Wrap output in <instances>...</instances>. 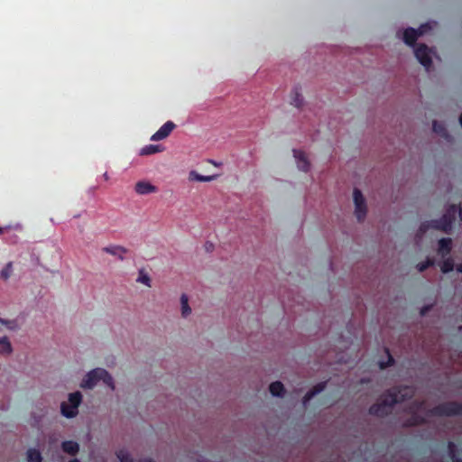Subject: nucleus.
I'll list each match as a JSON object with an SVG mask.
<instances>
[{
    "label": "nucleus",
    "instance_id": "f257e3e1",
    "mask_svg": "<svg viewBox=\"0 0 462 462\" xmlns=\"http://www.w3.org/2000/svg\"><path fill=\"white\" fill-rule=\"evenodd\" d=\"M414 395V390L410 386H396L387 390L381 399L369 408V413L383 418L392 412L393 406Z\"/></svg>",
    "mask_w": 462,
    "mask_h": 462
},
{
    "label": "nucleus",
    "instance_id": "f03ea898",
    "mask_svg": "<svg viewBox=\"0 0 462 462\" xmlns=\"http://www.w3.org/2000/svg\"><path fill=\"white\" fill-rule=\"evenodd\" d=\"M100 381L109 386L112 390L115 389L112 376L103 368H95L88 372L83 379L80 386L82 388L92 389Z\"/></svg>",
    "mask_w": 462,
    "mask_h": 462
},
{
    "label": "nucleus",
    "instance_id": "7ed1b4c3",
    "mask_svg": "<svg viewBox=\"0 0 462 462\" xmlns=\"http://www.w3.org/2000/svg\"><path fill=\"white\" fill-rule=\"evenodd\" d=\"M452 217H449V214H444L439 219H433L429 221H424L420 224L418 233L419 235L422 236L425 234L429 229H436L440 230L444 232H448L452 227Z\"/></svg>",
    "mask_w": 462,
    "mask_h": 462
},
{
    "label": "nucleus",
    "instance_id": "20e7f679",
    "mask_svg": "<svg viewBox=\"0 0 462 462\" xmlns=\"http://www.w3.org/2000/svg\"><path fill=\"white\" fill-rule=\"evenodd\" d=\"M429 414L436 417L461 415L462 402H447L438 404L429 411Z\"/></svg>",
    "mask_w": 462,
    "mask_h": 462
},
{
    "label": "nucleus",
    "instance_id": "39448f33",
    "mask_svg": "<svg viewBox=\"0 0 462 462\" xmlns=\"http://www.w3.org/2000/svg\"><path fill=\"white\" fill-rule=\"evenodd\" d=\"M355 203V214L359 222L363 221L366 216V205L362 192L358 189H355L353 192Z\"/></svg>",
    "mask_w": 462,
    "mask_h": 462
},
{
    "label": "nucleus",
    "instance_id": "423d86ee",
    "mask_svg": "<svg viewBox=\"0 0 462 462\" xmlns=\"http://www.w3.org/2000/svg\"><path fill=\"white\" fill-rule=\"evenodd\" d=\"M414 54L418 61L429 69L432 65V60L430 57V50L426 44H420L414 50Z\"/></svg>",
    "mask_w": 462,
    "mask_h": 462
},
{
    "label": "nucleus",
    "instance_id": "0eeeda50",
    "mask_svg": "<svg viewBox=\"0 0 462 462\" xmlns=\"http://www.w3.org/2000/svg\"><path fill=\"white\" fill-rule=\"evenodd\" d=\"M176 127V125L172 121H167L165 124H163L160 129L155 132L152 137V141H161L165 138H167L171 133L174 130Z\"/></svg>",
    "mask_w": 462,
    "mask_h": 462
},
{
    "label": "nucleus",
    "instance_id": "6e6552de",
    "mask_svg": "<svg viewBox=\"0 0 462 462\" xmlns=\"http://www.w3.org/2000/svg\"><path fill=\"white\" fill-rule=\"evenodd\" d=\"M134 190L139 195H147L156 192L158 189L149 181L142 180L135 184Z\"/></svg>",
    "mask_w": 462,
    "mask_h": 462
},
{
    "label": "nucleus",
    "instance_id": "1a4fd4ad",
    "mask_svg": "<svg viewBox=\"0 0 462 462\" xmlns=\"http://www.w3.org/2000/svg\"><path fill=\"white\" fill-rule=\"evenodd\" d=\"M293 154L297 161L298 168L302 171H309L310 164L305 152L300 150H293Z\"/></svg>",
    "mask_w": 462,
    "mask_h": 462
},
{
    "label": "nucleus",
    "instance_id": "9d476101",
    "mask_svg": "<svg viewBox=\"0 0 462 462\" xmlns=\"http://www.w3.org/2000/svg\"><path fill=\"white\" fill-rule=\"evenodd\" d=\"M452 250V240L450 238H441L438 242V254L443 258L448 256Z\"/></svg>",
    "mask_w": 462,
    "mask_h": 462
},
{
    "label": "nucleus",
    "instance_id": "9b49d317",
    "mask_svg": "<svg viewBox=\"0 0 462 462\" xmlns=\"http://www.w3.org/2000/svg\"><path fill=\"white\" fill-rule=\"evenodd\" d=\"M420 36V32L413 28H407L403 32V41L409 46H413Z\"/></svg>",
    "mask_w": 462,
    "mask_h": 462
},
{
    "label": "nucleus",
    "instance_id": "f8f14e48",
    "mask_svg": "<svg viewBox=\"0 0 462 462\" xmlns=\"http://www.w3.org/2000/svg\"><path fill=\"white\" fill-rule=\"evenodd\" d=\"M102 251H104L109 254L117 256L118 259H120V260H124V254L127 253V249L121 245L106 246V247H103Z\"/></svg>",
    "mask_w": 462,
    "mask_h": 462
},
{
    "label": "nucleus",
    "instance_id": "ddd939ff",
    "mask_svg": "<svg viewBox=\"0 0 462 462\" xmlns=\"http://www.w3.org/2000/svg\"><path fill=\"white\" fill-rule=\"evenodd\" d=\"M62 450L71 456H75L79 450V445L73 440H65L61 443Z\"/></svg>",
    "mask_w": 462,
    "mask_h": 462
},
{
    "label": "nucleus",
    "instance_id": "4468645a",
    "mask_svg": "<svg viewBox=\"0 0 462 462\" xmlns=\"http://www.w3.org/2000/svg\"><path fill=\"white\" fill-rule=\"evenodd\" d=\"M327 383L322 382L315 385L311 390H310L303 397V403L306 404L309 402L316 394L322 392L326 387Z\"/></svg>",
    "mask_w": 462,
    "mask_h": 462
},
{
    "label": "nucleus",
    "instance_id": "2eb2a0df",
    "mask_svg": "<svg viewBox=\"0 0 462 462\" xmlns=\"http://www.w3.org/2000/svg\"><path fill=\"white\" fill-rule=\"evenodd\" d=\"M60 411L61 414L69 419L74 418L78 415L79 410L78 409H72V406L66 402H61L60 404Z\"/></svg>",
    "mask_w": 462,
    "mask_h": 462
},
{
    "label": "nucleus",
    "instance_id": "dca6fc26",
    "mask_svg": "<svg viewBox=\"0 0 462 462\" xmlns=\"http://www.w3.org/2000/svg\"><path fill=\"white\" fill-rule=\"evenodd\" d=\"M448 452L449 457L451 458V460L453 462H461L462 461V459L460 457V454H459L458 448H457V445L454 442L448 441Z\"/></svg>",
    "mask_w": 462,
    "mask_h": 462
},
{
    "label": "nucleus",
    "instance_id": "f3484780",
    "mask_svg": "<svg viewBox=\"0 0 462 462\" xmlns=\"http://www.w3.org/2000/svg\"><path fill=\"white\" fill-rule=\"evenodd\" d=\"M164 150L162 145L158 144H148L141 149L140 154L143 156L152 155L157 152H161Z\"/></svg>",
    "mask_w": 462,
    "mask_h": 462
},
{
    "label": "nucleus",
    "instance_id": "a211bd4d",
    "mask_svg": "<svg viewBox=\"0 0 462 462\" xmlns=\"http://www.w3.org/2000/svg\"><path fill=\"white\" fill-rule=\"evenodd\" d=\"M269 391L273 396L282 397L284 394V386L280 381L273 382L269 386Z\"/></svg>",
    "mask_w": 462,
    "mask_h": 462
},
{
    "label": "nucleus",
    "instance_id": "6ab92c4d",
    "mask_svg": "<svg viewBox=\"0 0 462 462\" xmlns=\"http://www.w3.org/2000/svg\"><path fill=\"white\" fill-rule=\"evenodd\" d=\"M13 352V347L7 337L0 338V355H10Z\"/></svg>",
    "mask_w": 462,
    "mask_h": 462
},
{
    "label": "nucleus",
    "instance_id": "aec40b11",
    "mask_svg": "<svg viewBox=\"0 0 462 462\" xmlns=\"http://www.w3.org/2000/svg\"><path fill=\"white\" fill-rule=\"evenodd\" d=\"M426 422L425 419L417 414L415 411H412V414L411 416L407 420L405 425L406 426H419V425H422Z\"/></svg>",
    "mask_w": 462,
    "mask_h": 462
},
{
    "label": "nucleus",
    "instance_id": "412c9836",
    "mask_svg": "<svg viewBox=\"0 0 462 462\" xmlns=\"http://www.w3.org/2000/svg\"><path fill=\"white\" fill-rule=\"evenodd\" d=\"M446 214H449L450 217H452V223L455 222L457 215L459 216L460 219L462 220V208L459 205H455V204L450 205L448 208Z\"/></svg>",
    "mask_w": 462,
    "mask_h": 462
},
{
    "label": "nucleus",
    "instance_id": "4be33fe9",
    "mask_svg": "<svg viewBox=\"0 0 462 462\" xmlns=\"http://www.w3.org/2000/svg\"><path fill=\"white\" fill-rule=\"evenodd\" d=\"M82 401V394L80 392H75L69 394V403L72 406V409H78Z\"/></svg>",
    "mask_w": 462,
    "mask_h": 462
},
{
    "label": "nucleus",
    "instance_id": "5701e85b",
    "mask_svg": "<svg viewBox=\"0 0 462 462\" xmlns=\"http://www.w3.org/2000/svg\"><path fill=\"white\" fill-rule=\"evenodd\" d=\"M42 457L41 452L36 448H29L27 451L28 462H42Z\"/></svg>",
    "mask_w": 462,
    "mask_h": 462
},
{
    "label": "nucleus",
    "instance_id": "b1692460",
    "mask_svg": "<svg viewBox=\"0 0 462 462\" xmlns=\"http://www.w3.org/2000/svg\"><path fill=\"white\" fill-rule=\"evenodd\" d=\"M180 303H181V315L183 317H187L190 314L191 309L189 306V299L186 294H182L180 297Z\"/></svg>",
    "mask_w": 462,
    "mask_h": 462
},
{
    "label": "nucleus",
    "instance_id": "393cba45",
    "mask_svg": "<svg viewBox=\"0 0 462 462\" xmlns=\"http://www.w3.org/2000/svg\"><path fill=\"white\" fill-rule=\"evenodd\" d=\"M454 269V261L452 258L448 257L445 259L440 264V270L443 273H448L452 272Z\"/></svg>",
    "mask_w": 462,
    "mask_h": 462
},
{
    "label": "nucleus",
    "instance_id": "a878e982",
    "mask_svg": "<svg viewBox=\"0 0 462 462\" xmlns=\"http://www.w3.org/2000/svg\"><path fill=\"white\" fill-rule=\"evenodd\" d=\"M291 104L294 105L296 107H300L303 104V97L297 88L293 90L291 97Z\"/></svg>",
    "mask_w": 462,
    "mask_h": 462
},
{
    "label": "nucleus",
    "instance_id": "bb28decb",
    "mask_svg": "<svg viewBox=\"0 0 462 462\" xmlns=\"http://www.w3.org/2000/svg\"><path fill=\"white\" fill-rule=\"evenodd\" d=\"M432 128L435 133L440 134L441 136L448 135V132H447V129L444 126V125L441 123H439L438 121H433Z\"/></svg>",
    "mask_w": 462,
    "mask_h": 462
},
{
    "label": "nucleus",
    "instance_id": "cd10ccee",
    "mask_svg": "<svg viewBox=\"0 0 462 462\" xmlns=\"http://www.w3.org/2000/svg\"><path fill=\"white\" fill-rule=\"evenodd\" d=\"M116 457L120 462H134L130 454L125 449H120L116 452Z\"/></svg>",
    "mask_w": 462,
    "mask_h": 462
},
{
    "label": "nucleus",
    "instance_id": "c85d7f7f",
    "mask_svg": "<svg viewBox=\"0 0 462 462\" xmlns=\"http://www.w3.org/2000/svg\"><path fill=\"white\" fill-rule=\"evenodd\" d=\"M13 272L12 263H8L1 271H0V278L4 281H6L10 278Z\"/></svg>",
    "mask_w": 462,
    "mask_h": 462
},
{
    "label": "nucleus",
    "instance_id": "c756f323",
    "mask_svg": "<svg viewBox=\"0 0 462 462\" xmlns=\"http://www.w3.org/2000/svg\"><path fill=\"white\" fill-rule=\"evenodd\" d=\"M434 260L433 259H430L428 258L426 261L424 262H421V263H419L417 264V269L419 272H424L425 270H427L429 267L430 266H433L434 265Z\"/></svg>",
    "mask_w": 462,
    "mask_h": 462
},
{
    "label": "nucleus",
    "instance_id": "7c9ffc66",
    "mask_svg": "<svg viewBox=\"0 0 462 462\" xmlns=\"http://www.w3.org/2000/svg\"><path fill=\"white\" fill-rule=\"evenodd\" d=\"M0 323L5 325L9 330H16L18 328L15 320H7L0 318Z\"/></svg>",
    "mask_w": 462,
    "mask_h": 462
},
{
    "label": "nucleus",
    "instance_id": "2f4dec72",
    "mask_svg": "<svg viewBox=\"0 0 462 462\" xmlns=\"http://www.w3.org/2000/svg\"><path fill=\"white\" fill-rule=\"evenodd\" d=\"M189 177L191 180H199V181H208L212 179V177H210V176L199 175V173H197L195 171H191Z\"/></svg>",
    "mask_w": 462,
    "mask_h": 462
},
{
    "label": "nucleus",
    "instance_id": "473e14b6",
    "mask_svg": "<svg viewBox=\"0 0 462 462\" xmlns=\"http://www.w3.org/2000/svg\"><path fill=\"white\" fill-rule=\"evenodd\" d=\"M432 29L430 23H423L421 24L418 29H416L419 32H420V35H423L425 34L426 32H428L429 31H430Z\"/></svg>",
    "mask_w": 462,
    "mask_h": 462
},
{
    "label": "nucleus",
    "instance_id": "72a5a7b5",
    "mask_svg": "<svg viewBox=\"0 0 462 462\" xmlns=\"http://www.w3.org/2000/svg\"><path fill=\"white\" fill-rule=\"evenodd\" d=\"M150 281H151L150 277L147 274H143V273H140L137 282H142L150 287L151 286Z\"/></svg>",
    "mask_w": 462,
    "mask_h": 462
},
{
    "label": "nucleus",
    "instance_id": "f704fd0d",
    "mask_svg": "<svg viewBox=\"0 0 462 462\" xmlns=\"http://www.w3.org/2000/svg\"><path fill=\"white\" fill-rule=\"evenodd\" d=\"M386 352H387V354H388V361H387L386 363H384V362L380 363V367H381L382 369H384V368H386V367H388V366H391V365H393V363H394V359H393V357L390 355L389 351H388V350H386Z\"/></svg>",
    "mask_w": 462,
    "mask_h": 462
},
{
    "label": "nucleus",
    "instance_id": "c9c22d12",
    "mask_svg": "<svg viewBox=\"0 0 462 462\" xmlns=\"http://www.w3.org/2000/svg\"><path fill=\"white\" fill-rule=\"evenodd\" d=\"M431 309V306L429 305V306H424L423 308H421L420 310V315L421 316H424L428 311H430Z\"/></svg>",
    "mask_w": 462,
    "mask_h": 462
},
{
    "label": "nucleus",
    "instance_id": "e433bc0d",
    "mask_svg": "<svg viewBox=\"0 0 462 462\" xmlns=\"http://www.w3.org/2000/svg\"><path fill=\"white\" fill-rule=\"evenodd\" d=\"M423 405V402H415L410 409H419Z\"/></svg>",
    "mask_w": 462,
    "mask_h": 462
},
{
    "label": "nucleus",
    "instance_id": "4c0bfd02",
    "mask_svg": "<svg viewBox=\"0 0 462 462\" xmlns=\"http://www.w3.org/2000/svg\"><path fill=\"white\" fill-rule=\"evenodd\" d=\"M140 462H154L152 458H143L141 459Z\"/></svg>",
    "mask_w": 462,
    "mask_h": 462
},
{
    "label": "nucleus",
    "instance_id": "58836bf2",
    "mask_svg": "<svg viewBox=\"0 0 462 462\" xmlns=\"http://www.w3.org/2000/svg\"><path fill=\"white\" fill-rule=\"evenodd\" d=\"M457 271L458 273H462V263H459L457 266Z\"/></svg>",
    "mask_w": 462,
    "mask_h": 462
},
{
    "label": "nucleus",
    "instance_id": "ea45409f",
    "mask_svg": "<svg viewBox=\"0 0 462 462\" xmlns=\"http://www.w3.org/2000/svg\"><path fill=\"white\" fill-rule=\"evenodd\" d=\"M69 462H79V460L78 458H73V459L69 460Z\"/></svg>",
    "mask_w": 462,
    "mask_h": 462
},
{
    "label": "nucleus",
    "instance_id": "a19ab883",
    "mask_svg": "<svg viewBox=\"0 0 462 462\" xmlns=\"http://www.w3.org/2000/svg\"><path fill=\"white\" fill-rule=\"evenodd\" d=\"M212 247H213L212 244H209L208 245H207V250H209V248H212Z\"/></svg>",
    "mask_w": 462,
    "mask_h": 462
},
{
    "label": "nucleus",
    "instance_id": "79ce46f5",
    "mask_svg": "<svg viewBox=\"0 0 462 462\" xmlns=\"http://www.w3.org/2000/svg\"><path fill=\"white\" fill-rule=\"evenodd\" d=\"M459 123H460V125H461V126H462V114H461V115H460V116H459Z\"/></svg>",
    "mask_w": 462,
    "mask_h": 462
},
{
    "label": "nucleus",
    "instance_id": "37998d69",
    "mask_svg": "<svg viewBox=\"0 0 462 462\" xmlns=\"http://www.w3.org/2000/svg\"><path fill=\"white\" fill-rule=\"evenodd\" d=\"M4 233V228L0 226V235Z\"/></svg>",
    "mask_w": 462,
    "mask_h": 462
}]
</instances>
